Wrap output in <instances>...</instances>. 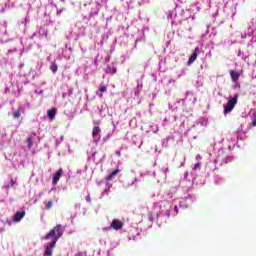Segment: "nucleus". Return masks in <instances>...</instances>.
<instances>
[{
	"mask_svg": "<svg viewBox=\"0 0 256 256\" xmlns=\"http://www.w3.org/2000/svg\"><path fill=\"white\" fill-rule=\"evenodd\" d=\"M86 201L91 202V198L89 196H87Z\"/></svg>",
	"mask_w": 256,
	"mask_h": 256,
	"instance_id": "20",
	"label": "nucleus"
},
{
	"mask_svg": "<svg viewBox=\"0 0 256 256\" xmlns=\"http://www.w3.org/2000/svg\"><path fill=\"white\" fill-rule=\"evenodd\" d=\"M61 177H63V168H60L53 176L52 178V184L53 185H57V183H59V179H61Z\"/></svg>",
	"mask_w": 256,
	"mask_h": 256,
	"instance_id": "5",
	"label": "nucleus"
},
{
	"mask_svg": "<svg viewBox=\"0 0 256 256\" xmlns=\"http://www.w3.org/2000/svg\"><path fill=\"white\" fill-rule=\"evenodd\" d=\"M110 228H104V231H109Z\"/></svg>",
	"mask_w": 256,
	"mask_h": 256,
	"instance_id": "24",
	"label": "nucleus"
},
{
	"mask_svg": "<svg viewBox=\"0 0 256 256\" xmlns=\"http://www.w3.org/2000/svg\"><path fill=\"white\" fill-rule=\"evenodd\" d=\"M174 211H176V213H177V211H179V208L177 206H175Z\"/></svg>",
	"mask_w": 256,
	"mask_h": 256,
	"instance_id": "22",
	"label": "nucleus"
},
{
	"mask_svg": "<svg viewBox=\"0 0 256 256\" xmlns=\"http://www.w3.org/2000/svg\"><path fill=\"white\" fill-rule=\"evenodd\" d=\"M167 217H171V213L167 212Z\"/></svg>",
	"mask_w": 256,
	"mask_h": 256,
	"instance_id": "23",
	"label": "nucleus"
},
{
	"mask_svg": "<svg viewBox=\"0 0 256 256\" xmlns=\"http://www.w3.org/2000/svg\"><path fill=\"white\" fill-rule=\"evenodd\" d=\"M99 91L101 94H99V97H103V93H106L107 92V86L105 85H102L100 88H99Z\"/></svg>",
	"mask_w": 256,
	"mask_h": 256,
	"instance_id": "14",
	"label": "nucleus"
},
{
	"mask_svg": "<svg viewBox=\"0 0 256 256\" xmlns=\"http://www.w3.org/2000/svg\"><path fill=\"white\" fill-rule=\"evenodd\" d=\"M230 158L228 157V158H226L225 159V163H229V161H231V160H229Z\"/></svg>",
	"mask_w": 256,
	"mask_h": 256,
	"instance_id": "21",
	"label": "nucleus"
},
{
	"mask_svg": "<svg viewBox=\"0 0 256 256\" xmlns=\"http://www.w3.org/2000/svg\"><path fill=\"white\" fill-rule=\"evenodd\" d=\"M241 75L239 74V72H237V71H234V70H231L230 71V77H231V79H232V81L234 82V83H237V81H239V77H240Z\"/></svg>",
	"mask_w": 256,
	"mask_h": 256,
	"instance_id": "8",
	"label": "nucleus"
},
{
	"mask_svg": "<svg viewBox=\"0 0 256 256\" xmlns=\"http://www.w3.org/2000/svg\"><path fill=\"white\" fill-rule=\"evenodd\" d=\"M57 245L56 240H52L51 242L45 244V251H44V256H53V249H55Z\"/></svg>",
	"mask_w": 256,
	"mask_h": 256,
	"instance_id": "3",
	"label": "nucleus"
},
{
	"mask_svg": "<svg viewBox=\"0 0 256 256\" xmlns=\"http://www.w3.org/2000/svg\"><path fill=\"white\" fill-rule=\"evenodd\" d=\"M164 173H165V175H167L169 173V168H165Z\"/></svg>",
	"mask_w": 256,
	"mask_h": 256,
	"instance_id": "19",
	"label": "nucleus"
},
{
	"mask_svg": "<svg viewBox=\"0 0 256 256\" xmlns=\"http://www.w3.org/2000/svg\"><path fill=\"white\" fill-rule=\"evenodd\" d=\"M118 173H121V170H119V168L112 171L110 175L106 177V181H113V177H115V175H118Z\"/></svg>",
	"mask_w": 256,
	"mask_h": 256,
	"instance_id": "9",
	"label": "nucleus"
},
{
	"mask_svg": "<svg viewBox=\"0 0 256 256\" xmlns=\"http://www.w3.org/2000/svg\"><path fill=\"white\" fill-rule=\"evenodd\" d=\"M105 73H108L109 75H115L117 73L116 67L107 66Z\"/></svg>",
	"mask_w": 256,
	"mask_h": 256,
	"instance_id": "10",
	"label": "nucleus"
},
{
	"mask_svg": "<svg viewBox=\"0 0 256 256\" xmlns=\"http://www.w3.org/2000/svg\"><path fill=\"white\" fill-rule=\"evenodd\" d=\"M92 155H93V156L97 155V152H94Z\"/></svg>",
	"mask_w": 256,
	"mask_h": 256,
	"instance_id": "26",
	"label": "nucleus"
},
{
	"mask_svg": "<svg viewBox=\"0 0 256 256\" xmlns=\"http://www.w3.org/2000/svg\"><path fill=\"white\" fill-rule=\"evenodd\" d=\"M58 69L59 67L57 66V63L52 62L50 65V70L52 71V73H55Z\"/></svg>",
	"mask_w": 256,
	"mask_h": 256,
	"instance_id": "13",
	"label": "nucleus"
},
{
	"mask_svg": "<svg viewBox=\"0 0 256 256\" xmlns=\"http://www.w3.org/2000/svg\"><path fill=\"white\" fill-rule=\"evenodd\" d=\"M55 201H59V198L54 197Z\"/></svg>",
	"mask_w": 256,
	"mask_h": 256,
	"instance_id": "25",
	"label": "nucleus"
},
{
	"mask_svg": "<svg viewBox=\"0 0 256 256\" xmlns=\"http://www.w3.org/2000/svg\"><path fill=\"white\" fill-rule=\"evenodd\" d=\"M110 229H114L115 231L123 229V221L119 219H113L110 224Z\"/></svg>",
	"mask_w": 256,
	"mask_h": 256,
	"instance_id": "4",
	"label": "nucleus"
},
{
	"mask_svg": "<svg viewBox=\"0 0 256 256\" xmlns=\"http://www.w3.org/2000/svg\"><path fill=\"white\" fill-rule=\"evenodd\" d=\"M19 117H21V110L18 109L13 113V118L14 119H19Z\"/></svg>",
	"mask_w": 256,
	"mask_h": 256,
	"instance_id": "15",
	"label": "nucleus"
},
{
	"mask_svg": "<svg viewBox=\"0 0 256 256\" xmlns=\"http://www.w3.org/2000/svg\"><path fill=\"white\" fill-rule=\"evenodd\" d=\"M194 170L201 169V162H198L194 165Z\"/></svg>",
	"mask_w": 256,
	"mask_h": 256,
	"instance_id": "18",
	"label": "nucleus"
},
{
	"mask_svg": "<svg viewBox=\"0 0 256 256\" xmlns=\"http://www.w3.org/2000/svg\"><path fill=\"white\" fill-rule=\"evenodd\" d=\"M25 215H26L25 210L16 212L15 215L13 216L14 223H19V221H21V219H23V217H25Z\"/></svg>",
	"mask_w": 256,
	"mask_h": 256,
	"instance_id": "6",
	"label": "nucleus"
},
{
	"mask_svg": "<svg viewBox=\"0 0 256 256\" xmlns=\"http://www.w3.org/2000/svg\"><path fill=\"white\" fill-rule=\"evenodd\" d=\"M97 135H101V128L99 126H95L92 130V136L97 137Z\"/></svg>",
	"mask_w": 256,
	"mask_h": 256,
	"instance_id": "12",
	"label": "nucleus"
},
{
	"mask_svg": "<svg viewBox=\"0 0 256 256\" xmlns=\"http://www.w3.org/2000/svg\"><path fill=\"white\" fill-rule=\"evenodd\" d=\"M197 55H199V48H195V50L193 51L192 55L188 59V65H192V63H195V61L197 60Z\"/></svg>",
	"mask_w": 256,
	"mask_h": 256,
	"instance_id": "7",
	"label": "nucleus"
},
{
	"mask_svg": "<svg viewBox=\"0 0 256 256\" xmlns=\"http://www.w3.org/2000/svg\"><path fill=\"white\" fill-rule=\"evenodd\" d=\"M51 207H53V201H48L47 203H46V205H45V209L47 210V211H49V209H51Z\"/></svg>",
	"mask_w": 256,
	"mask_h": 256,
	"instance_id": "17",
	"label": "nucleus"
},
{
	"mask_svg": "<svg viewBox=\"0 0 256 256\" xmlns=\"http://www.w3.org/2000/svg\"><path fill=\"white\" fill-rule=\"evenodd\" d=\"M200 156L198 155L197 158H199Z\"/></svg>",
	"mask_w": 256,
	"mask_h": 256,
	"instance_id": "27",
	"label": "nucleus"
},
{
	"mask_svg": "<svg viewBox=\"0 0 256 256\" xmlns=\"http://www.w3.org/2000/svg\"><path fill=\"white\" fill-rule=\"evenodd\" d=\"M26 143L28 144V149L33 147V139L31 137L27 138Z\"/></svg>",
	"mask_w": 256,
	"mask_h": 256,
	"instance_id": "16",
	"label": "nucleus"
},
{
	"mask_svg": "<svg viewBox=\"0 0 256 256\" xmlns=\"http://www.w3.org/2000/svg\"><path fill=\"white\" fill-rule=\"evenodd\" d=\"M237 101H239V94H234V96L230 98L228 102L224 105V115L231 113V111L235 109Z\"/></svg>",
	"mask_w": 256,
	"mask_h": 256,
	"instance_id": "2",
	"label": "nucleus"
},
{
	"mask_svg": "<svg viewBox=\"0 0 256 256\" xmlns=\"http://www.w3.org/2000/svg\"><path fill=\"white\" fill-rule=\"evenodd\" d=\"M64 231L63 225L58 224L52 230H50L49 233L43 236L42 239L44 241H48V239L52 237V240L57 242L59 239H61V237H63Z\"/></svg>",
	"mask_w": 256,
	"mask_h": 256,
	"instance_id": "1",
	"label": "nucleus"
},
{
	"mask_svg": "<svg viewBox=\"0 0 256 256\" xmlns=\"http://www.w3.org/2000/svg\"><path fill=\"white\" fill-rule=\"evenodd\" d=\"M47 115H48L49 119L53 120V119H55V115H57V110L50 109L47 111Z\"/></svg>",
	"mask_w": 256,
	"mask_h": 256,
	"instance_id": "11",
	"label": "nucleus"
}]
</instances>
